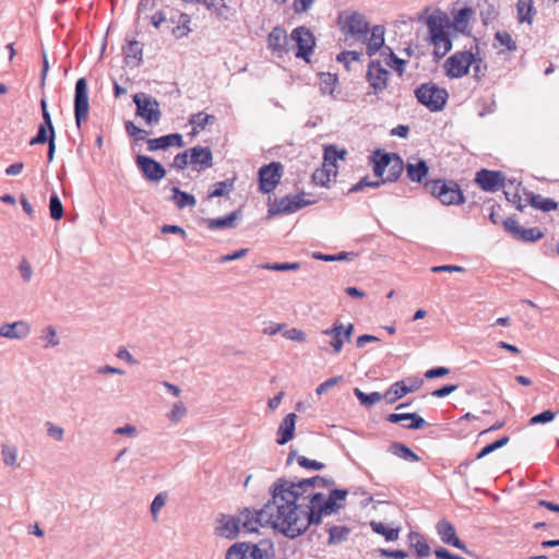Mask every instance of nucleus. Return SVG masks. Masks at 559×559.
Returning a JSON list of instances; mask_svg holds the SVG:
<instances>
[{
	"instance_id": "nucleus-64",
	"label": "nucleus",
	"mask_w": 559,
	"mask_h": 559,
	"mask_svg": "<svg viewBox=\"0 0 559 559\" xmlns=\"http://www.w3.org/2000/svg\"><path fill=\"white\" fill-rule=\"evenodd\" d=\"M190 164V153L187 151L178 153L171 164L178 170H183Z\"/></svg>"
},
{
	"instance_id": "nucleus-44",
	"label": "nucleus",
	"mask_w": 559,
	"mask_h": 559,
	"mask_svg": "<svg viewBox=\"0 0 559 559\" xmlns=\"http://www.w3.org/2000/svg\"><path fill=\"white\" fill-rule=\"evenodd\" d=\"M354 394L360 404L367 407L374 405L381 400H384L383 394L379 392L365 393L358 388L354 389Z\"/></svg>"
},
{
	"instance_id": "nucleus-53",
	"label": "nucleus",
	"mask_w": 559,
	"mask_h": 559,
	"mask_svg": "<svg viewBox=\"0 0 559 559\" xmlns=\"http://www.w3.org/2000/svg\"><path fill=\"white\" fill-rule=\"evenodd\" d=\"M495 40L498 41L500 46H504L509 51H515L518 49L516 41L508 32H497L495 34Z\"/></svg>"
},
{
	"instance_id": "nucleus-31",
	"label": "nucleus",
	"mask_w": 559,
	"mask_h": 559,
	"mask_svg": "<svg viewBox=\"0 0 559 559\" xmlns=\"http://www.w3.org/2000/svg\"><path fill=\"white\" fill-rule=\"evenodd\" d=\"M528 203L532 207L539 210L544 213L556 211L558 209V202L550 198H544L540 194L531 193L528 195Z\"/></svg>"
},
{
	"instance_id": "nucleus-48",
	"label": "nucleus",
	"mask_w": 559,
	"mask_h": 559,
	"mask_svg": "<svg viewBox=\"0 0 559 559\" xmlns=\"http://www.w3.org/2000/svg\"><path fill=\"white\" fill-rule=\"evenodd\" d=\"M248 543L241 542L231 545L226 551V559H248Z\"/></svg>"
},
{
	"instance_id": "nucleus-51",
	"label": "nucleus",
	"mask_w": 559,
	"mask_h": 559,
	"mask_svg": "<svg viewBox=\"0 0 559 559\" xmlns=\"http://www.w3.org/2000/svg\"><path fill=\"white\" fill-rule=\"evenodd\" d=\"M357 254L354 252H340L337 254H323V253H314L313 258L325 261V262H333V261H349L353 260L354 257Z\"/></svg>"
},
{
	"instance_id": "nucleus-5",
	"label": "nucleus",
	"mask_w": 559,
	"mask_h": 559,
	"mask_svg": "<svg viewBox=\"0 0 559 559\" xmlns=\"http://www.w3.org/2000/svg\"><path fill=\"white\" fill-rule=\"evenodd\" d=\"M425 190L443 205H460L465 202L464 194L454 180L433 179L425 183Z\"/></svg>"
},
{
	"instance_id": "nucleus-15",
	"label": "nucleus",
	"mask_w": 559,
	"mask_h": 559,
	"mask_svg": "<svg viewBox=\"0 0 559 559\" xmlns=\"http://www.w3.org/2000/svg\"><path fill=\"white\" fill-rule=\"evenodd\" d=\"M135 164L143 177L148 181L156 182L166 176L164 166L153 157L136 155Z\"/></svg>"
},
{
	"instance_id": "nucleus-3",
	"label": "nucleus",
	"mask_w": 559,
	"mask_h": 559,
	"mask_svg": "<svg viewBox=\"0 0 559 559\" xmlns=\"http://www.w3.org/2000/svg\"><path fill=\"white\" fill-rule=\"evenodd\" d=\"M275 490L283 496V500L287 503L288 509L298 511L299 504L308 500L309 492H313L314 487L328 488L334 485L333 479H326L322 476H313L310 478L299 479L297 481L280 477L274 483Z\"/></svg>"
},
{
	"instance_id": "nucleus-42",
	"label": "nucleus",
	"mask_w": 559,
	"mask_h": 559,
	"mask_svg": "<svg viewBox=\"0 0 559 559\" xmlns=\"http://www.w3.org/2000/svg\"><path fill=\"white\" fill-rule=\"evenodd\" d=\"M142 53H143V47L142 44L138 40L133 39L130 40L128 46L124 48V57L127 63H129L130 59H135V66H140L142 63Z\"/></svg>"
},
{
	"instance_id": "nucleus-28",
	"label": "nucleus",
	"mask_w": 559,
	"mask_h": 559,
	"mask_svg": "<svg viewBox=\"0 0 559 559\" xmlns=\"http://www.w3.org/2000/svg\"><path fill=\"white\" fill-rule=\"evenodd\" d=\"M239 217H241V211L236 210L223 217L209 218L205 221V223H206L207 228L211 230L227 229V228H234L236 226L235 222Z\"/></svg>"
},
{
	"instance_id": "nucleus-58",
	"label": "nucleus",
	"mask_w": 559,
	"mask_h": 559,
	"mask_svg": "<svg viewBox=\"0 0 559 559\" xmlns=\"http://www.w3.org/2000/svg\"><path fill=\"white\" fill-rule=\"evenodd\" d=\"M263 269L265 270H270V271H278V272H284V271H297L300 269V263L298 262H293V263H288V262H285V263H265L262 265Z\"/></svg>"
},
{
	"instance_id": "nucleus-55",
	"label": "nucleus",
	"mask_w": 559,
	"mask_h": 559,
	"mask_svg": "<svg viewBox=\"0 0 559 559\" xmlns=\"http://www.w3.org/2000/svg\"><path fill=\"white\" fill-rule=\"evenodd\" d=\"M168 495L163 491L155 496L151 503V513L154 520H157L159 511L165 507L167 502Z\"/></svg>"
},
{
	"instance_id": "nucleus-6",
	"label": "nucleus",
	"mask_w": 559,
	"mask_h": 559,
	"mask_svg": "<svg viewBox=\"0 0 559 559\" xmlns=\"http://www.w3.org/2000/svg\"><path fill=\"white\" fill-rule=\"evenodd\" d=\"M415 97L419 104L428 108L430 111H441L449 98V93L445 88L439 87L433 82L420 84L414 91Z\"/></svg>"
},
{
	"instance_id": "nucleus-23",
	"label": "nucleus",
	"mask_w": 559,
	"mask_h": 559,
	"mask_svg": "<svg viewBox=\"0 0 559 559\" xmlns=\"http://www.w3.org/2000/svg\"><path fill=\"white\" fill-rule=\"evenodd\" d=\"M384 26L383 25H374L371 28V35L367 39V48L366 52L369 57L376 55L380 49H382V55L384 56L388 50H384Z\"/></svg>"
},
{
	"instance_id": "nucleus-33",
	"label": "nucleus",
	"mask_w": 559,
	"mask_h": 559,
	"mask_svg": "<svg viewBox=\"0 0 559 559\" xmlns=\"http://www.w3.org/2000/svg\"><path fill=\"white\" fill-rule=\"evenodd\" d=\"M516 10L519 23H533V17L536 13L533 5V0H518Z\"/></svg>"
},
{
	"instance_id": "nucleus-63",
	"label": "nucleus",
	"mask_w": 559,
	"mask_h": 559,
	"mask_svg": "<svg viewBox=\"0 0 559 559\" xmlns=\"http://www.w3.org/2000/svg\"><path fill=\"white\" fill-rule=\"evenodd\" d=\"M555 419V413L550 409L544 411L530 418V425L547 424Z\"/></svg>"
},
{
	"instance_id": "nucleus-32",
	"label": "nucleus",
	"mask_w": 559,
	"mask_h": 559,
	"mask_svg": "<svg viewBox=\"0 0 559 559\" xmlns=\"http://www.w3.org/2000/svg\"><path fill=\"white\" fill-rule=\"evenodd\" d=\"M373 164V174L380 179L383 178L386 166L390 163L389 152H383L381 148H377L371 157Z\"/></svg>"
},
{
	"instance_id": "nucleus-14",
	"label": "nucleus",
	"mask_w": 559,
	"mask_h": 559,
	"mask_svg": "<svg viewBox=\"0 0 559 559\" xmlns=\"http://www.w3.org/2000/svg\"><path fill=\"white\" fill-rule=\"evenodd\" d=\"M506 177L499 170L486 168L479 169L475 174L474 182L485 192H497L504 187Z\"/></svg>"
},
{
	"instance_id": "nucleus-36",
	"label": "nucleus",
	"mask_w": 559,
	"mask_h": 559,
	"mask_svg": "<svg viewBox=\"0 0 559 559\" xmlns=\"http://www.w3.org/2000/svg\"><path fill=\"white\" fill-rule=\"evenodd\" d=\"M338 83V78L336 74L333 73H321L320 74V92L323 95H330L334 99L336 98V95H334L335 86Z\"/></svg>"
},
{
	"instance_id": "nucleus-22",
	"label": "nucleus",
	"mask_w": 559,
	"mask_h": 559,
	"mask_svg": "<svg viewBox=\"0 0 559 559\" xmlns=\"http://www.w3.org/2000/svg\"><path fill=\"white\" fill-rule=\"evenodd\" d=\"M190 153V164L199 166L200 170L211 168L213 166V154L210 147L193 146L188 150Z\"/></svg>"
},
{
	"instance_id": "nucleus-18",
	"label": "nucleus",
	"mask_w": 559,
	"mask_h": 559,
	"mask_svg": "<svg viewBox=\"0 0 559 559\" xmlns=\"http://www.w3.org/2000/svg\"><path fill=\"white\" fill-rule=\"evenodd\" d=\"M343 28L346 34L356 37V39H366L369 31V23L360 13L353 12L345 16Z\"/></svg>"
},
{
	"instance_id": "nucleus-4",
	"label": "nucleus",
	"mask_w": 559,
	"mask_h": 559,
	"mask_svg": "<svg viewBox=\"0 0 559 559\" xmlns=\"http://www.w3.org/2000/svg\"><path fill=\"white\" fill-rule=\"evenodd\" d=\"M425 24L428 28L427 40L433 46V56L439 60L452 49L449 32L452 21L445 12L437 9L425 19Z\"/></svg>"
},
{
	"instance_id": "nucleus-27",
	"label": "nucleus",
	"mask_w": 559,
	"mask_h": 559,
	"mask_svg": "<svg viewBox=\"0 0 559 559\" xmlns=\"http://www.w3.org/2000/svg\"><path fill=\"white\" fill-rule=\"evenodd\" d=\"M389 156L390 163L386 166L388 175L386 177L382 178L384 183L397 181L402 176L403 170L405 169L403 158L397 153H389Z\"/></svg>"
},
{
	"instance_id": "nucleus-8",
	"label": "nucleus",
	"mask_w": 559,
	"mask_h": 559,
	"mask_svg": "<svg viewBox=\"0 0 559 559\" xmlns=\"http://www.w3.org/2000/svg\"><path fill=\"white\" fill-rule=\"evenodd\" d=\"M135 115L141 117L147 124H157L162 118L159 103L152 95L140 92L133 95Z\"/></svg>"
},
{
	"instance_id": "nucleus-52",
	"label": "nucleus",
	"mask_w": 559,
	"mask_h": 559,
	"mask_svg": "<svg viewBox=\"0 0 559 559\" xmlns=\"http://www.w3.org/2000/svg\"><path fill=\"white\" fill-rule=\"evenodd\" d=\"M361 57H362V52L360 51H356V50H350V51H342L341 53H338L336 56V60L338 62H342L344 63L346 70H349V63L352 61H357V62H360L361 61Z\"/></svg>"
},
{
	"instance_id": "nucleus-35",
	"label": "nucleus",
	"mask_w": 559,
	"mask_h": 559,
	"mask_svg": "<svg viewBox=\"0 0 559 559\" xmlns=\"http://www.w3.org/2000/svg\"><path fill=\"white\" fill-rule=\"evenodd\" d=\"M329 533L328 545H338L347 540L350 530L345 525H333L326 528Z\"/></svg>"
},
{
	"instance_id": "nucleus-56",
	"label": "nucleus",
	"mask_w": 559,
	"mask_h": 559,
	"mask_svg": "<svg viewBox=\"0 0 559 559\" xmlns=\"http://www.w3.org/2000/svg\"><path fill=\"white\" fill-rule=\"evenodd\" d=\"M479 15L483 24L488 25L498 16V11L493 4L486 3L481 7Z\"/></svg>"
},
{
	"instance_id": "nucleus-25",
	"label": "nucleus",
	"mask_w": 559,
	"mask_h": 559,
	"mask_svg": "<svg viewBox=\"0 0 559 559\" xmlns=\"http://www.w3.org/2000/svg\"><path fill=\"white\" fill-rule=\"evenodd\" d=\"M29 328L23 321H16L11 324L0 325V336L10 340H21L28 335Z\"/></svg>"
},
{
	"instance_id": "nucleus-45",
	"label": "nucleus",
	"mask_w": 559,
	"mask_h": 559,
	"mask_svg": "<svg viewBox=\"0 0 559 559\" xmlns=\"http://www.w3.org/2000/svg\"><path fill=\"white\" fill-rule=\"evenodd\" d=\"M370 526L374 533L384 536L388 542H393L399 538V528L388 527L385 524L374 521L370 523Z\"/></svg>"
},
{
	"instance_id": "nucleus-20",
	"label": "nucleus",
	"mask_w": 559,
	"mask_h": 559,
	"mask_svg": "<svg viewBox=\"0 0 559 559\" xmlns=\"http://www.w3.org/2000/svg\"><path fill=\"white\" fill-rule=\"evenodd\" d=\"M147 150L150 152H155L158 150L166 151L170 146L183 147L185 142L183 138L180 133H170L159 138L148 139L146 140Z\"/></svg>"
},
{
	"instance_id": "nucleus-61",
	"label": "nucleus",
	"mask_w": 559,
	"mask_h": 559,
	"mask_svg": "<svg viewBox=\"0 0 559 559\" xmlns=\"http://www.w3.org/2000/svg\"><path fill=\"white\" fill-rule=\"evenodd\" d=\"M157 7V0H140L136 7L138 19L147 17L146 12Z\"/></svg>"
},
{
	"instance_id": "nucleus-1",
	"label": "nucleus",
	"mask_w": 559,
	"mask_h": 559,
	"mask_svg": "<svg viewBox=\"0 0 559 559\" xmlns=\"http://www.w3.org/2000/svg\"><path fill=\"white\" fill-rule=\"evenodd\" d=\"M269 491L271 499L259 511L252 512L249 509H243L239 513L240 528L242 527L248 533H257L259 525L270 526L287 538L295 539V534L287 528L293 525L290 514L295 513L288 509L283 496L275 490L274 484L270 486Z\"/></svg>"
},
{
	"instance_id": "nucleus-10",
	"label": "nucleus",
	"mask_w": 559,
	"mask_h": 559,
	"mask_svg": "<svg viewBox=\"0 0 559 559\" xmlns=\"http://www.w3.org/2000/svg\"><path fill=\"white\" fill-rule=\"evenodd\" d=\"M283 177V165L280 162H272L263 165L258 171L259 191L271 193L278 186Z\"/></svg>"
},
{
	"instance_id": "nucleus-60",
	"label": "nucleus",
	"mask_w": 559,
	"mask_h": 559,
	"mask_svg": "<svg viewBox=\"0 0 559 559\" xmlns=\"http://www.w3.org/2000/svg\"><path fill=\"white\" fill-rule=\"evenodd\" d=\"M187 414V408L185 407L182 402H177L173 405L171 411L168 413L167 417L173 423H178L182 419V417Z\"/></svg>"
},
{
	"instance_id": "nucleus-2",
	"label": "nucleus",
	"mask_w": 559,
	"mask_h": 559,
	"mask_svg": "<svg viewBox=\"0 0 559 559\" xmlns=\"http://www.w3.org/2000/svg\"><path fill=\"white\" fill-rule=\"evenodd\" d=\"M307 502L299 504L298 511L290 514L292 526L288 531L295 534V538L304 535L311 525H319L324 515L336 513L343 508L342 503L335 502L323 492H309Z\"/></svg>"
},
{
	"instance_id": "nucleus-57",
	"label": "nucleus",
	"mask_w": 559,
	"mask_h": 559,
	"mask_svg": "<svg viewBox=\"0 0 559 559\" xmlns=\"http://www.w3.org/2000/svg\"><path fill=\"white\" fill-rule=\"evenodd\" d=\"M233 188V181H218L213 185L212 191L209 193V198H219L228 193V190Z\"/></svg>"
},
{
	"instance_id": "nucleus-7",
	"label": "nucleus",
	"mask_w": 559,
	"mask_h": 559,
	"mask_svg": "<svg viewBox=\"0 0 559 559\" xmlns=\"http://www.w3.org/2000/svg\"><path fill=\"white\" fill-rule=\"evenodd\" d=\"M289 45L296 58L309 62L316 47V37L306 26H298L289 35Z\"/></svg>"
},
{
	"instance_id": "nucleus-30",
	"label": "nucleus",
	"mask_w": 559,
	"mask_h": 559,
	"mask_svg": "<svg viewBox=\"0 0 559 559\" xmlns=\"http://www.w3.org/2000/svg\"><path fill=\"white\" fill-rule=\"evenodd\" d=\"M411 392L412 388H408L404 381H396L385 391L383 397L388 404H393Z\"/></svg>"
},
{
	"instance_id": "nucleus-19",
	"label": "nucleus",
	"mask_w": 559,
	"mask_h": 559,
	"mask_svg": "<svg viewBox=\"0 0 559 559\" xmlns=\"http://www.w3.org/2000/svg\"><path fill=\"white\" fill-rule=\"evenodd\" d=\"M436 532L443 544L468 552L465 543L459 538L454 525L448 520L442 519L438 521L436 524Z\"/></svg>"
},
{
	"instance_id": "nucleus-12",
	"label": "nucleus",
	"mask_w": 559,
	"mask_h": 559,
	"mask_svg": "<svg viewBox=\"0 0 559 559\" xmlns=\"http://www.w3.org/2000/svg\"><path fill=\"white\" fill-rule=\"evenodd\" d=\"M504 229L521 242H536L544 237V233L538 227L524 228L515 217H508L503 221Z\"/></svg>"
},
{
	"instance_id": "nucleus-38",
	"label": "nucleus",
	"mask_w": 559,
	"mask_h": 559,
	"mask_svg": "<svg viewBox=\"0 0 559 559\" xmlns=\"http://www.w3.org/2000/svg\"><path fill=\"white\" fill-rule=\"evenodd\" d=\"M390 451L394 455H396L405 461H408V462L419 461V456L411 448H408L407 445H405L403 443L393 442L390 445Z\"/></svg>"
},
{
	"instance_id": "nucleus-40",
	"label": "nucleus",
	"mask_w": 559,
	"mask_h": 559,
	"mask_svg": "<svg viewBox=\"0 0 559 559\" xmlns=\"http://www.w3.org/2000/svg\"><path fill=\"white\" fill-rule=\"evenodd\" d=\"M214 119V116L204 112H198L192 115L189 119V123L193 126L191 134H198L200 130H203L205 126L210 122H213Z\"/></svg>"
},
{
	"instance_id": "nucleus-29",
	"label": "nucleus",
	"mask_w": 559,
	"mask_h": 559,
	"mask_svg": "<svg viewBox=\"0 0 559 559\" xmlns=\"http://www.w3.org/2000/svg\"><path fill=\"white\" fill-rule=\"evenodd\" d=\"M170 191L173 195L169 200L173 201L179 210L195 206L197 200L193 194L182 191L178 187H171Z\"/></svg>"
},
{
	"instance_id": "nucleus-59",
	"label": "nucleus",
	"mask_w": 559,
	"mask_h": 559,
	"mask_svg": "<svg viewBox=\"0 0 559 559\" xmlns=\"http://www.w3.org/2000/svg\"><path fill=\"white\" fill-rule=\"evenodd\" d=\"M383 183V179L370 181L368 177H364L348 190V193L362 191L366 187L379 188Z\"/></svg>"
},
{
	"instance_id": "nucleus-47",
	"label": "nucleus",
	"mask_w": 559,
	"mask_h": 559,
	"mask_svg": "<svg viewBox=\"0 0 559 559\" xmlns=\"http://www.w3.org/2000/svg\"><path fill=\"white\" fill-rule=\"evenodd\" d=\"M384 50H388L386 57L384 58V62L386 66L393 68L399 75H402L405 70L406 61L399 58L390 47H384Z\"/></svg>"
},
{
	"instance_id": "nucleus-43",
	"label": "nucleus",
	"mask_w": 559,
	"mask_h": 559,
	"mask_svg": "<svg viewBox=\"0 0 559 559\" xmlns=\"http://www.w3.org/2000/svg\"><path fill=\"white\" fill-rule=\"evenodd\" d=\"M190 23V15L181 12L178 16V25L173 28L174 36L178 39L188 36V34L191 32V28L189 27Z\"/></svg>"
},
{
	"instance_id": "nucleus-54",
	"label": "nucleus",
	"mask_w": 559,
	"mask_h": 559,
	"mask_svg": "<svg viewBox=\"0 0 559 559\" xmlns=\"http://www.w3.org/2000/svg\"><path fill=\"white\" fill-rule=\"evenodd\" d=\"M124 128L128 135L133 138L136 142L146 140V136L148 135L146 130L139 128L132 121H127L124 123Z\"/></svg>"
},
{
	"instance_id": "nucleus-24",
	"label": "nucleus",
	"mask_w": 559,
	"mask_h": 559,
	"mask_svg": "<svg viewBox=\"0 0 559 559\" xmlns=\"http://www.w3.org/2000/svg\"><path fill=\"white\" fill-rule=\"evenodd\" d=\"M296 414L289 413L287 414L282 423L280 424L277 430V439L276 442L280 445H284L289 442L295 436V426H296Z\"/></svg>"
},
{
	"instance_id": "nucleus-49",
	"label": "nucleus",
	"mask_w": 559,
	"mask_h": 559,
	"mask_svg": "<svg viewBox=\"0 0 559 559\" xmlns=\"http://www.w3.org/2000/svg\"><path fill=\"white\" fill-rule=\"evenodd\" d=\"M49 214L55 221H60L64 214L61 200L56 192H53L49 199Z\"/></svg>"
},
{
	"instance_id": "nucleus-9",
	"label": "nucleus",
	"mask_w": 559,
	"mask_h": 559,
	"mask_svg": "<svg viewBox=\"0 0 559 559\" xmlns=\"http://www.w3.org/2000/svg\"><path fill=\"white\" fill-rule=\"evenodd\" d=\"M474 62L475 55L472 51H457L447 59L445 75L451 79H460L468 73Z\"/></svg>"
},
{
	"instance_id": "nucleus-46",
	"label": "nucleus",
	"mask_w": 559,
	"mask_h": 559,
	"mask_svg": "<svg viewBox=\"0 0 559 559\" xmlns=\"http://www.w3.org/2000/svg\"><path fill=\"white\" fill-rule=\"evenodd\" d=\"M336 170L326 168V166H324L323 168H318L314 170L312 174V181L317 186L328 187V183L331 180V176L336 177Z\"/></svg>"
},
{
	"instance_id": "nucleus-21",
	"label": "nucleus",
	"mask_w": 559,
	"mask_h": 559,
	"mask_svg": "<svg viewBox=\"0 0 559 559\" xmlns=\"http://www.w3.org/2000/svg\"><path fill=\"white\" fill-rule=\"evenodd\" d=\"M219 525L216 527V532L219 536L234 539L237 537L240 531V523L238 515H226L221 514L218 518Z\"/></svg>"
},
{
	"instance_id": "nucleus-16",
	"label": "nucleus",
	"mask_w": 559,
	"mask_h": 559,
	"mask_svg": "<svg viewBox=\"0 0 559 559\" xmlns=\"http://www.w3.org/2000/svg\"><path fill=\"white\" fill-rule=\"evenodd\" d=\"M312 204L304 198V194L285 195L275 206H270L269 215L274 216L278 214H289L299 211L300 209Z\"/></svg>"
},
{
	"instance_id": "nucleus-26",
	"label": "nucleus",
	"mask_w": 559,
	"mask_h": 559,
	"mask_svg": "<svg viewBox=\"0 0 559 559\" xmlns=\"http://www.w3.org/2000/svg\"><path fill=\"white\" fill-rule=\"evenodd\" d=\"M406 177L417 183H421L429 173V167L426 160L418 159L416 163H407L405 165Z\"/></svg>"
},
{
	"instance_id": "nucleus-34",
	"label": "nucleus",
	"mask_w": 559,
	"mask_h": 559,
	"mask_svg": "<svg viewBox=\"0 0 559 559\" xmlns=\"http://www.w3.org/2000/svg\"><path fill=\"white\" fill-rule=\"evenodd\" d=\"M322 333L332 337L331 346L335 353H340L344 345L343 324L335 322L331 329L324 330Z\"/></svg>"
},
{
	"instance_id": "nucleus-17",
	"label": "nucleus",
	"mask_w": 559,
	"mask_h": 559,
	"mask_svg": "<svg viewBox=\"0 0 559 559\" xmlns=\"http://www.w3.org/2000/svg\"><path fill=\"white\" fill-rule=\"evenodd\" d=\"M267 48L277 57L290 51L289 35L282 26H275L267 36Z\"/></svg>"
},
{
	"instance_id": "nucleus-41",
	"label": "nucleus",
	"mask_w": 559,
	"mask_h": 559,
	"mask_svg": "<svg viewBox=\"0 0 559 559\" xmlns=\"http://www.w3.org/2000/svg\"><path fill=\"white\" fill-rule=\"evenodd\" d=\"M472 13L473 10L468 7L460 9L454 15L452 27H454L456 31L461 33H464Z\"/></svg>"
},
{
	"instance_id": "nucleus-13",
	"label": "nucleus",
	"mask_w": 559,
	"mask_h": 559,
	"mask_svg": "<svg viewBox=\"0 0 559 559\" xmlns=\"http://www.w3.org/2000/svg\"><path fill=\"white\" fill-rule=\"evenodd\" d=\"M390 75L391 73L381 66L379 60L369 62L366 80L374 95L378 96L386 90Z\"/></svg>"
},
{
	"instance_id": "nucleus-50",
	"label": "nucleus",
	"mask_w": 559,
	"mask_h": 559,
	"mask_svg": "<svg viewBox=\"0 0 559 559\" xmlns=\"http://www.w3.org/2000/svg\"><path fill=\"white\" fill-rule=\"evenodd\" d=\"M56 139V134L49 132L47 127L38 126L37 134L29 141V145L45 144Z\"/></svg>"
},
{
	"instance_id": "nucleus-62",
	"label": "nucleus",
	"mask_w": 559,
	"mask_h": 559,
	"mask_svg": "<svg viewBox=\"0 0 559 559\" xmlns=\"http://www.w3.org/2000/svg\"><path fill=\"white\" fill-rule=\"evenodd\" d=\"M297 463L299 466L306 468V469H311V471H321L325 467V465L319 461H316V460H310L306 456H298L297 457Z\"/></svg>"
},
{
	"instance_id": "nucleus-39",
	"label": "nucleus",
	"mask_w": 559,
	"mask_h": 559,
	"mask_svg": "<svg viewBox=\"0 0 559 559\" xmlns=\"http://www.w3.org/2000/svg\"><path fill=\"white\" fill-rule=\"evenodd\" d=\"M346 155L345 150H338L336 145H329L324 148V166H328L329 168H335L336 167V160L337 159H344Z\"/></svg>"
},
{
	"instance_id": "nucleus-37",
	"label": "nucleus",
	"mask_w": 559,
	"mask_h": 559,
	"mask_svg": "<svg viewBox=\"0 0 559 559\" xmlns=\"http://www.w3.org/2000/svg\"><path fill=\"white\" fill-rule=\"evenodd\" d=\"M408 537L411 546L415 549L419 558H425L430 555V547L419 533L411 532Z\"/></svg>"
},
{
	"instance_id": "nucleus-11",
	"label": "nucleus",
	"mask_w": 559,
	"mask_h": 559,
	"mask_svg": "<svg viewBox=\"0 0 559 559\" xmlns=\"http://www.w3.org/2000/svg\"><path fill=\"white\" fill-rule=\"evenodd\" d=\"M90 110L87 81L80 78L75 82L74 88V118L76 127L80 129L87 121Z\"/></svg>"
}]
</instances>
